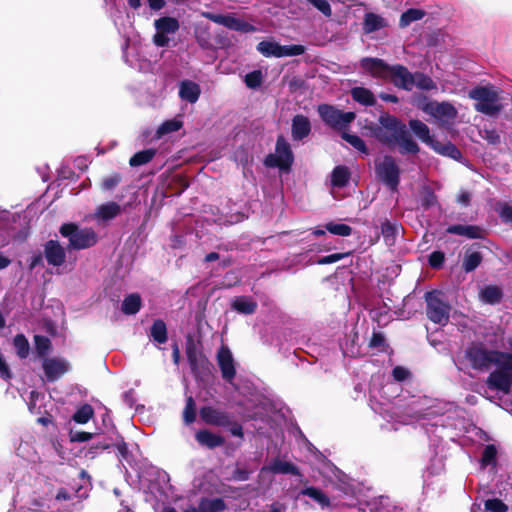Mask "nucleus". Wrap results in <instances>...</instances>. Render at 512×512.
Wrapping results in <instances>:
<instances>
[{"label": "nucleus", "instance_id": "obj_54", "mask_svg": "<svg viewBox=\"0 0 512 512\" xmlns=\"http://www.w3.org/2000/svg\"><path fill=\"white\" fill-rule=\"evenodd\" d=\"M110 447H112V440L103 438L102 440H98L96 443L91 445L87 453L90 454L93 458L99 452L109 449Z\"/></svg>", "mask_w": 512, "mask_h": 512}, {"label": "nucleus", "instance_id": "obj_63", "mask_svg": "<svg viewBox=\"0 0 512 512\" xmlns=\"http://www.w3.org/2000/svg\"><path fill=\"white\" fill-rule=\"evenodd\" d=\"M153 41L158 47H166L168 46L169 38L167 37V34L157 31V33L154 35Z\"/></svg>", "mask_w": 512, "mask_h": 512}, {"label": "nucleus", "instance_id": "obj_7", "mask_svg": "<svg viewBox=\"0 0 512 512\" xmlns=\"http://www.w3.org/2000/svg\"><path fill=\"white\" fill-rule=\"evenodd\" d=\"M294 163V154L289 142L280 134L275 144V153H269L264 159V165L268 168H279L283 172H289Z\"/></svg>", "mask_w": 512, "mask_h": 512}, {"label": "nucleus", "instance_id": "obj_47", "mask_svg": "<svg viewBox=\"0 0 512 512\" xmlns=\"http://www.w3.org/2000/svg\"><path fill=\"white\" fill-rule=\"evenodd\" d=\"M438 204L437 196L433 189L429 186H424L421 191V206L427 210Z\"/></svg>", "mask_w": 512, "mask_h": 512}, {"label": "nucleus", "instance_id": "obj_13", "mask_svg": "<svg viewBox=\"0 0 512 512\" xmlns=\"http://www.w3.org/2000/svg\"><path fill=\"white\" fill-rule=\"evenodd\" d=\"M42 368L48 382H55L70 369L67 360L57 357H48L42 361Z\"/></svg>", "mask_w": 512, "mask_h": 512}, {"label": "nucleus", "instance_id": "obj_25", "mask_svg": "<svg viewBox=\"0 0 512 512\" xmlns=\"http://www.w3.org/2000/svg\"><path fill=\"white\" fill-rule=\"evenodd\" d=\"M352 99L364 106H374L376 98L372 91L365 87H353L350 91Z\"/></svg>", "mask_w": 512, "mask_h": 512}, {"label": "nucleus", "instance_id": "obj_29", "mask_svg": "<svg viewBox=\"0 0 512 512\" xmlns=\"http://www.w3.org/2000/svg\"><path fill=\"white\" fill-rule=\"evenodd\" d=\"M121 212V207L116 202H108L105 204L100 205L95 213V216L98 219H101L103 221H109L116 216H118Z\"/></svg>", "mask_w": 512, "mask_h": 512}, {"label": "nucleus", "instance_id": "obj_4", "mask_svg": "<svg viewBox=\"0 0 512 512\" xmlns=\"http://www.w3.org/2000/svg\"><path fill=\"white\" fill-rule=\"evenodd\" d=\"M185 352L192 374L196 379L205 380L212 375L213 365L207 356L198 349L194 338H186Z\"/></svg>", "mask_w": 512, "mask_h": 512}, {"label": "nucleus", "instance_id": "obj_15", "mask_svg": "<svg viewBox=\"0 0 512 512\" xmlns=\"http://www.w3.org/2000/svg\"><path fill=\"white\" fill-rule=\"evenodd\" d=\"M360 66L372 77L387 80L391 65L380 58L365 57L361 59Z\"/></svg>", "mask_w": 512, "mask_h": 512}, {"label": "nucleus", "instance_id": "obj_40", "mask_svg": "<svg viewBox=\"0 0 512 512\" xmlns=\"http://www.w3.org/2000/svg\"><path fill=\"white\" fill-rule=\"evenodd\" d=\"M425 16V11L416 8H410L403 12L399 19V26L401 28L407 27L414 21L421 20Z\"/></svg>", "mask_w": 512, "mask_h": 512}, {"label": "nucleus", "instance_id": "obj_35", "mask_svg": "<svg viewBox=\"0 0 512 512\" xmlns=\"http://www.w3.org/2000/svg\"><path fill=\"white\" fill-rule=\"evenodd\" d=\"M300 495L308 496L314 501H316L318 504L321 505V507H328L330 506V499L329 497L319 488L317 487H306L300 491Z\"/></svg>", "mask_w": 512, "mask_h": 512}, {"label": "nucleus", "instance_id": "obj_51", "mask_svg": "<svg viewBox=\"0 0 512 512\" xmlns=\"http://www.w3.org/2000/svg\"><path fill=\"white\" fill-rule=\"evenodd\" d=\"M497 456V449L493 444L487 445L482 453L481 463L483 466L490 465L495 462Z\"/></svg>", "mask_w": 512, "mask_h": 512}, {"label": "nucleus", "instance_id": "obj_41", "mask_svg": "<svg viewBox=\"0 0 512 512\" xmlns=\"http://www.w3.org/2000/svg\"><path fill=\"white\" fill-rule=\"evenodd\" d=\"M197 409L196 402L192 396H188L185 401V407L182 412L183 422L190 425L196 421Z\"/></svg>", "mask_w": 512, "mask_h": 512}, {"label": "nucleus", "instance_id": "obj_2", "mask_svg": "<svg viewBox=\"0 0 512 512\" xmlns=\"http://www.w3.org/2000/svg\"><path fill=\"white\" fill-rule=\"evenodd\" d=\"M199 416L207 425L227 428L231 435L239 438L244 437L242 425L223 409L210 405L202 406L199 410Z\"/></svg>", "mask_w": 512, "mask_h": 512}, {"label": "nucleus", "instance_id": "obj_27", "mask_svg": "<svg viewBox=\"0 0 512 512\" xmlns=\"http://www.w3.org/2000/svg\"><path fill=\"white\" fill-rule=\"evenodd\" d=\"M351 172L347 166H336L331 174V183L334 187L343 188L349 184Z\"/></svg>", "mask_w": 512, "mask_h": 512}, {"label": "nucleus", "instance_id": "obj_10", "mask_svg": "<svg viewBox=\"0 0 512 512\" xmlns=\"http://www.w3.org/2000/svg\"><path fill=\"white\" fill-rule=\"evenodd\" d=\"M257 51L265 57H286L299 56L305 53L306 48L303 45H280L273 41H261L257 44Z\"/></svg>", "mask_w": 512, "mask_h": 512}, {"label": "nucleus", "instance_id": "obj_24", "mask_svg": "<svg viewBox=\"0 0 512 512\" xmlns=\"http://www.w3.org/2000/svg\"><path fill=\"white\" fill-rule=\"evenodd\" d=\"M480 298L486 304H499L503 298V290L497 285H486L480 291Z\"/></svg>", "mask_w": 512, "mask_h": 512}, {"label": "nucleus", "instance_id": "obj_57", "mask_svg": "<svg viewBox=\"0 0 512 512\" xmlns=\"http://www.w3.org/2000/svg\"><path fill=\"white\" fill-rule=\"evenodd\" d=\"M307 1L310 4H312L316 9H318L326 17H330L332 15L331 6L327 0H307Z\"/></svg>", "mask_w": 512, "mask_h": 512}, {"label": "nucleus", "instance_id": "obj_60", "mask_svg": "<svg viewBox=\"0 0 512 512\" xmlns=\"http://www.w3.org/2000/svg\"><path fill=\"white\" fill-rule=\"evenodd\" d=\"M12 372L9 368V365L6 363L3 355L0 353V378L5 381H9L12 379Z\"/></svg>", "mask_w": 512, "mask_h": 512}, {"label": "nucleus", "instance_id": "obj_18", "mask_svg": "<svg viewBox=\"0 0 512 512\" xmlns=\"http://www.w3.org/2000/svg\"><path fill=\"white\" fill-rule=\"evenodd\" d=\"M448 234L464 236L468 239H483L486 231L478 225L454 224L447 227Z\"/></svg>", "mask_w": 512, "mask_h": 512}, {"label": "nucleus", "instance_id": "obj_53", "mask_svg": "<svg viewBox=\"0 0 512 512\" xmlns=\"http://www.w3.org/2000/svg\"><path fill=\"white\" fill-rule=\"evenodd\" d=\"M445 261V254L442 251H433L428 256V264L433 269H440L443 267Z\"/></svg>", "mask_w": 512, "mask_h": 512}, {"label": "nucleus", "instance_id": "obj_44", "mask_svg": "<svg viewBox=\"0 0 512 512\" xmlns=\"http://www.w3.org/2000/svg\"><path fill=\"white\" fill-rule=\"evenodd\" d=\"M94 416V409L90 404H83L72 416V420L78 424H86Z\"/></svg>", "mask_w": 512, "mask_h": 512}, {"label": "nucleus", "instance_id": "obj_30", "mask_svg": "<svg viewBox=\"0 0 512 512\" xmlns=\"http://www.w3.org/2000/svg\"><path fill=\"white\" fill-rule=\"evenodd\" d=\"M142 306V300L138 293L127 295L121 305V311L126 315H134L138 313Z\"/></svg>", "mask_w": 512, "mask_h": 512}, {"label": "nucleus", "instance_id": "obj_62", "mask_svg": "<svg viewBox=\"0 0 512 512\" xmlns=\"http://www.w3.org/2000/svg\"><path fill=\"white\" fill-rule=\"evenodd\" d=\"M392 375H393L395 380H397V381H404V380H406L409 377L410 372L406 368H404V367L396 366L392 370Z\"/></svg>", "mask_w": 512, "mask_h": 512}, {"label": "nucleus", "instance_id": "obj_39", "mask_svg": "<svg viewBox=\"0 0 512 512\" xmlns=\"http://www.w3.org/2000/svg\"><path fill=\"white\" fill-rule=\"evenodd\" d=\"M156 155V150L153 148L141 150L135 153L129 160L132 167H138L149 163Z\"/></svg>", "mask_w": 512, "mask_h": 512}, {"label": "nucleus", "instance_id": "obj_33", "mask_svg": "<svg viewBox=\"0 0 512 512\" xmlns=\"http://www.w3.org/2000/svg\"><path fill=\"white\" fill-rule=\"evenodd\" d=\"M270 469L275 474H291L300 476L299 468L291 462L276 459L270 466Z\"/></svg>", "mask_w": 512, "mask_h": 512}, {"label": "nucleus", "instance_id": "obj_46", "mask_svg": "<svg viewBox=\"0 0 512 512\" xmlns=\"http://www.w3.org/2000/svg\"><path fill=\"white\" fill-rule=\"evenodd\" d=\"M183 126V122L174 118L164 121L157 129V136L161 137L163 135L176 132L180 130Z\"/></svg>", "mask_w": 512, "mask_h": 512}, {"label": "nucleus", "instance_id": "obj_26", "mask_svg": "<svg viewBox=\"0 0 512 512\" xmlns=\"http://www.w3.org/2000/svg\"><path fill=\"white\" fill-rule=\"evenodd\" d=\"M386 20L373 12H368L364 16L363 30L365 33H372L386 27Z\"/></svg>", "mask_w": 512, "mask_h": 512}, {"label": "nucleus", "instance_id": "obj_31", "mask_svg": "<svg viewBox=\"0 0 512 512\" xmlns=\"http://www.w3.org/2000/svg\"><path fill=\"white\" fill-rule=\"evenodd\" d=\"M227 508L222 498H202L198 505V512H222Z\"/></svg>", "mask_w": 512, "mask_h": 512}, {"label": "nucleus", "instance_id": "obj_17", "mask_svg": "<svg viewBox=\"0 0 512 512\" xmlns=\"http://www.w3.org/2000/svg\"><path fill=\"white\" fill-rule=\"evenodd\" d=\"M44 256L48 264L52 266H61L66 259L64 248L56 240H49L44 245Z\"/></svg>", "mask_w": 512, "mask_h": 512}, {"label": "nucleus", "instance_id": "obj_12", "mask_svg": "<svg viewBox=\"0 0 512 512\" xmlns=\"http://www.w3.org/2000/svg\"><path fill=\"white\" fill-rule=\"evenodd\" d=\"M216 360L221 371L222 378L226 382L232 383L236 377V367L232 352L228 346L222 345L219 348L216 354Z\"/></svg>", "mask_w": 512, "mask_h": 512}, {"label": "nucleus", "instance_id": "obj_49", "mask_svg": "<svg viewBox=\"0 0 512 512\" xmlns=\"http://www.w3.org/2000/svg\"><path fill=\"white\" fill-rule=\"evenodd\" d=\"M484 507L490 512H507L508 506L498 498L487 499L484 503Z\"/></svg>", "mask_w": 512, "mask_h": 512}, {"label": "nucleus", "instance_id": "obj_1", "mask_svg": "<svg viewBox=\"0 0 512 512\" xmlns=\"http://www.w3.org/2000/svg\"><path fill=\"white\" fill-rule=\"evenodd\" d=\"M378 122L379 124L368 126V129L380 143L388 147L399 145V152L402 155L419 153V145L399 118L389 113H382Z\"/></svg>", "mask_w": 512, "mask_h": 512}, {"label": "nucleus", "instance_id": "obj_42", "mask_svg": "<svg viewBox=\"0 0 512 512\" xmlns=\"http://www.w3.org/2000/svg\"><path fill=\"white\" fill-rule=\"evenodd\" d=\"M341 138L343 140H345L347 143H349L353 148H355L359 152H361L365 155L369 154V149H368L366 143L358 135L350 134L346 130V131H343V133H341Z\"/></svg>", "mask_w": 512, "mask_h": 512}, {"label": "nucleus", "instance_id": "obj_22", "mask_svg": "<svg viewBox=\"0 0 512 512\" xmlns=\"http://www.w3.org/2000/svg\"><path fill=\"white\" fill-rule=\"evenodd\" d=\"M430 148L433 149L436 153L454 160H460L462 158L461 151L450 141L441 142L435 139L430 145Z\"/></svg>", "mask_w": 512, "mask_h": 512}, {"label": "nucleus", "instance_id": "obj_9", "mask_svg": "<svg viewBox=\"0 0 512 512\" xmlns=\"http://www.w3.org/2000/svg\"><path fill=\"white\" fill-rule=\"evenodd\" d=\"M469 97L477 102L474 108L477 112L494 116L501 110L498 102V93L489 87L477 86L469 92Z\"/></svg>", "mask_w": 512, "mask_h": 512}, {"label": "nucleus", "instance_id": "obj_36", "mask_svg": "<svg viewBox=\"0 0 512 512\" xmlns=\"http://www.w3.org/2000/svg\"><path fill=\"white\" fill-rule=\"evenodd\" d=\"M413 77L412 88L415 86L421 90L426 91L434 90L437 88L434 80L425 73L415 72L413 73Z\"/></svg>", "mask_w": 512, "mask_h": 512}, {"label": "nucleus", "instance_id": "obj_56", "mask_svg": "<svg viewBox=\"0 0 512 512\" xmlns=\"http://www.w3.org/2000/svg\"><path fill=\"white\" fill-rule=\"evenodd\" d=\"M350 254H351V252L330 254V255L323 256V257L319 258L316 261V263L319 264V265L332 264V263H335L337 261H340V260L348 257Z\"/></svg>", "mask_w": 512, "mask_h": 512}, {"label": "nucleus", "instance_id": "obj_45", "mask_svg": "<svg viewBox=\"0 0 512 512\" xmlns=\"http://www.w3.org/2000/svg\"><path fill=\"white\" fill-rule=\"evenodd\" d=\"M381 233L385 239L386 244L393 245L395 238L398 233V226L396 223H392L389 220H385L381 224Z\"/></svg>", "mask_w": 512, "mask_h": 512}, {"label": "nucleus", "instance_id": "obj_32", "mask_svg": "<svg viewBox=\"0 0 512 512\" xmlns=\"http://www.w3.org/2000/svg\"><path fill=\"white\" fill-rule=\"evenodd\" d=\"M232 308L238 313L250 315L253 314L257 309V303L253 300H250L247 297L240 296L237 297L232 302Z\"/></svg>", "mask_w": 512, "mask_h": 512}, {"label": "nucleus", "instance_id": "obj_59", "mask_svg": "<svg viewBox=\"0 0 512 512\" xmlns=\"http://www.w3.org/2000/svg\"><path fill=\"white\" fill-rule=\"evenodd\" d=\"M94 434L85 431H76L72 430L69 433V438L71 442H86L93 438Z\"/></svg>", "mask_w": 512, "mask_h": 512}, {"label": "nucleus", "instance_id": "obj_61", "mask_svg": "<svg viewBox=\"0 0 512 512\" xmlns=\"http://www.w3.org/2000/svg\"><path fill=\"white\" fill-rule=\"evenodd\" d=\"M499 216L504 223L512 224V205L504 204L499 212Z\"/></svg>", "mask_w": 512, "mask_h": 512}, {"label": "nucleus", "instance_id": "obj_38", "mask_svg": "<svg viewBox=\"0 0 512 512\" xmlns=\"http://www.w3.org/2000/svg\"><path fill=\"white\" fill-rule=\"evenodd\" d=\"M155 28L165 34L175 33L179 29V22L173 17H161L155 20Z\"/></svg>", "mask_w": 512, "mask_h": 512}, {"label": "nucleus", "instance_id": "obj_11", "mask_svg": "<svg viewBox=\"0 0 512 512\" xmlns=\"http://www.w3.org/2000/svg\"><path fill=\"white\" fill-rule=\"evenodd\" d=\"M421 109L426 114L444 123H449L457 117L456 108L449 102L427 101Z\"/></svg>", "mask_w": 512, "mask_h": 512}, {"label": "nucleus", "instance_id": "obj_23", "mask_svg": "<svg viewBox=\"0 0 512 512\" xmlns=\"http://www.w3.org/2000/svg\"><path fill=\"white\" fill-rule=\"evenodd\" d=\"M409 127L414 135L429 147L435 140V138L430 135L429 127L421 120L411 119L409 121Z\"/></svg>", "mask_w": 512, "mask_h": 512}, {"label": "nucleus", "instance_id": "obj_64", "mask_svg": "<svg viewBox=\"0 0 512 512\" xmlns=\"http://www.w3.org/2000/svg\"><path fill=\"white\" fill-rule=\"evenodd\" d=\"M43 264V256L42 254L39 252L37 254H34L31 258H30V263H29V269L32 271L33 269H35L37 266L39 265H42Z\"/></svg>", "mask_w": 512, "mask_h": 512}, {"label": "nucleus", "instance_id": "obj_34", "mask_svg": "<svg viewBox=\"0 0 512 512\" xmlns=\"http://www.w3.org/2000/svg\"><path fill=\"white\" fill-rule=\"evenodd\" d=\"M34 344H35V351L37 354V357L42 359V361L45 358H48V354L52 349V342L51 340L44 335H35L34 336Z\"/></svg>", "mask_w": 512, "mask_h": 512}, {"label": "nucleus", "instance_id": "obj_37", "mask_svg": "<svg viewBox=\"0 0 512 512\" xmlns=\"http://www.w3.org/2000/svg\"><path fill=\"white\" fill-rule=\"evenodd\" d=\"M225 27L243 33L256 31V28L252 24L231 15H228Z\"/></svg>", "mask_w": 512, "mask_h": 512}, {"label": "nucleus", "instance_id": "obj_28", "mask_svg": "<svg viewBox=\"0 0 512 512\" xmlns=\"http://www.w3.org/2000/svg\"><path fill=\"white\" fill-rule=\"evenodd\" d=\"M149 336L158 344L166 343L168 340L166 323L162 319L154 320L150 327Z\"/></svg>", "mask_w": 512, "mask_h": 512}, {"label": "nucleus", "instance_id": "obj_5", "mask_svg": "<svg viewBox=\"0 0 512 512\" xmlns=\"http://www.w3.org/2000/svg\"><path fill=\"white\" fill-rule=\"evenodd\" d=\"M427 318L435 324L445 326L450 319L451 305L441 291H428L424 295Z\"/></svg>", "mask_w": 512, "mask_h": 512}, {"label": "nucleus", "instance_id": "obj_8", "mask_svg": "<svg viewBox=\"0 0 512 512\" xmlns=\"http://www.w3.org/2000/svg\"><path fill=\"white\" fill-rule=\"evenodd\" d=\"M321 120L332 129L343 133L355 118V112H344L330 104H320L317 108Z\"/></svg>", "mask_w": 512, "mask_h": 512}, {"label": "nucleus", "instance_id": "obj_20", "mask_svg": "<svg viewBox=\"0 0 512 512\" xmlns=\"http://www.w3.org/2000/svg\"><path fill=\"white\" fill-rule=\"evenodd\" d=\"M311 132V123L308 117L297 114L292 119L291 134L296 141L303 140Z\"/></svg>", "mask_w": 512, "mask_h": 512}, {"label": "nucleus", "instance_id": "obj_48", "mask_svg": "<svg viewBox=\"0 0 512 512\" xmlns=\"http://www.w3.org/2000/svg\"><path fill=\"white\" fill-rule=\"evenodd\" d=\"M325 229L331 234L347 237L352 234V228L343 223L328 222L325 225Z\"/></svg>", "mask_w": 512, "mask_h": 512}, {"label": "nucleus", "instance_id": "obj_58", "mask_svg": "<svg viewBox=\"0 0 512 512\" xmlns=\"http://www.w3.org/2000/svg\"><path fill=\"white\" fill-rule=\"evenodd\" d=\"M121 179L122 177L119 173H114L104 178L101 186L104 190H113L121 182Z\"/></svg>", "mask_w": 512, "mask_h": 512}, {"label": "nucleus", "instance_id": "obj_21", "mask_svg": "<svg viewBox=\"0 0 512 512\" xmlns=\"http://www.w3.org/2000/svg\"><path fill=\"white\" fill-rule=\"evenodd\" d=\"M201 94L200 86L191 80H183L179 87V97L191 104L197 102Z\"/></svg>", "mask_w": 512, "mask_h": 512}, {"label": "nucleus", "instance_id": "obj_3", "mask_svg": "<svg viewBox=\"0 0 512 512\" xmlns=\"http://www.w3.org/2000/svg\"><path fill=\"white\" fill-rule=\"evenodd\" d=\"M60 234L68 238V249L82 250L93 247L98 242V235L93 228H80L73 222L64 223L59 229Z\"/></svg>", "mask_w": 512, "mask_h": 512}, {"label": "nucleus", "instance_id": "obj_16", "mask_svg": "<svg viewBox=\"0 0 512 512\" xmlns=\"http://www.w3.org/2000/svg\"><path fill=\"white\" fill-rule=\"evenodd\" d=\"M481 247L480 243H473L465 250L462 260V269L466 273L473 272L481 265L483 261V254L479 251Z\"/></svg>", "mask_w": 512, "mask_h": 512}, {"label": "nucleus", "instance_id": "obj_19", "mask_svg": "<svg viewBox=\"0 0 512 512\" xmlns=\"http://www.w3.org/2000/svg\"><path fill=\"white\" fill-rule=\"evenodd\" d=\"M195 439L198 444L208 449H215L225 444V438L219 434L213 433L208 429H201L195 433Z\"/></svg>", "mask_w": 512, "mask_h": 512}, {"label": "nucleus", "instance_id": "obj_55", "mask_svg": "<svg viewBox=\"0 0 512 512\" xmlns=\"http://www.w3.org/2000/svg\"><path fill=\"white\" fill-rule=\"evenodd\" d=\"M114 435H117V441H112V446L116 448L117 453L121 458L127 459L129 456V449L127 443L119 434L115 433Z\"/></svg>", "mask_w": 512, "mask_h": 512}, {"label": "nucleus", "instance_id": "obj_43", "mask_svg": "<svg viewBox=\"0 0 512 512\" xmlns=\"http://www.w3.org/2000/svg\"><path fill=\"white\" fill-rule=\"evenodd\" d=\"M13 346L20 359H26L30 352L29 342L24 334H17L13 339Z\"/></svg>", "mask_w": 512, "mask_h": 512}, {"label": "nucleus", "instance_id": "obj_52", "mask_svg": "<svg viewBox=\"0 0 512 512\" xmlns=\"http://www.w3.org/2000/svg\"><path fill=\"white\" fill-rule=\"evenodd\" d=\"M370 348H377L379 351H386L388 348V344L386 343V339L381 332H374L369 342Z\"/></svg>", "mask_w": 512, "mask_h": 512}, {"label": "nucleus", "instance_id": "obj_6", "mask_svg": "<svg viewBox=\"0 0 512 512\" xmlns=\"http://www.w3.org/2000/svg\"><path fill=\"white\" fill-rule=\"evenodd\" d=\"M374 168L379 182L392 192L398 191L401 170L393 156L384 155L381 159H376Z\"/></svg>", "mask_w": 512, "mask_h": 512}, {"label": "nucleus", "instance_id": "obj_50", "mask_svg": "<svg viewBox=\"0 0 512 512\" xmlns=\"http://www.w3.org/2000/svg\"><path fill=\"white\" fill-rule=\"evenodd\" d=\"M262 72L260 70H254L245 76V84L248 88H258L262 83Z\"/></svg>", "mask_w": 512, "mask_h": 512}, {"label": "nucleus", "instance_id": "obj_14", "mask_svg": "<svg viewBox=\"0 0 512 512\" xmlns=\"http://www.w3.org/2000/svg\"><path fill=\"white\" fill-rule=\"evenodd\" d=\"M413 78V73L406 66L396 64L390 66L387 80L399 89L411 91Z\"/></svg>", "mask_w": 512, "mask_h": 512}]
</instances>
